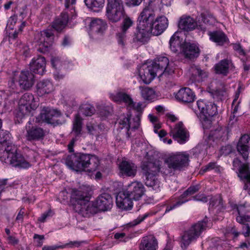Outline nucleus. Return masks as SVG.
<instances>
[{
  "label": "nucleus",
  "instance_id": "obj_31",
  "mask_svg": "<svg viewBox=\"0 0 250 250\" xmlns=\"http://www.w3.org/2000/svg\"><path fill=\"white\" fill-rule=\"evenodd\" d=\"M158 248L157 240L152 235L143 237L139 245L140 250H157Z\"/></svg>",
  "mask_w": 250,
  "mask_h": 250
},
{
  "label": "nucleus",
  "instance_id": "obj_5",
  "mask_svg": "<svg viewBox=\"0 0 250 250\" xmlns=\"http://www.w3.org/2000/svg\"><path fill=\"white\" fill-rule=\"evenodd\" d=\"M189 154L186 152L172 153L165 160L167 169L172 170H182L188 165Z\"/></svg>",
  "mask_w": 250,
  "mask_h": 250
},
{
  "label": "nucleus",
  "instance_id": "obj_55",
  "mask_svg": "<svg viewBox=\"0 0 250 250\" xmlns=\"http://www.w3.org/2000/svg\"><path fill=\"white\" fill-rule=\"evenodd\" d=\"M202 119V125L204 129H208L211 126V118L209 116H201Z\"/></svg>",
  "mask_w": 250,
  "mask_h": 250
},
{
  "label": "nucleus",
  "instance_id": "obj_6",
  "mask_svg": "<svg viewBox=\"0 0 250 250\" xmlns=\"http://www.w3.org/2000/svg\"><path fill=\"white\" fill-rule=\"evenodd\" d=\"M144 18L146 17H138L137 30L133 38L134 42L145 44L148 42L152 35L151 28L149 26L151 21L147 20V21Z\"/></svg>",
  "mask_w": 250,
  "mask_h": 250
},
{
  "label": "nucleus",
  "instance_id": "obj_50",
  "mask_svg": "<svg viewBox=\"0 0 250 250\" xmlns=\"http://www.w3.org/2000/svg\"><path fill=\"white\" fill-rule=\"evenodd\" d=\"M162 7L159 9L160 11L163 15H168L169 14L168 11L171 9L170 6L171 3V0H161Z\"/></svg>",
  "mask_w": 250,
  "mask_h": 250
},
{
  "label": "nucleus",
  "instance_id": "obj_7",
  "mask_svg": "<svg viewBox=\"0 0 250 250\" xmlns=\"http://www.w3.org/2000/svg\"><path fill=\"white\" fill-rule=\"evenodd\" d=\"M199 190V187L198 185L190 186L178 198L170 199L169 204L167 206L165 213L169 212L188 202L189 200L188 197L194 194Z\"/></svg>",
  "mask_w": 250,
  "mask_h": 250
},
{
  "label": "nucleus",
  "instance_id": "obj_63",
  "mask_svg": "<svg viewBox=\"0 0 250 250\" xmlns=\"http://www.w3.org/2000/svg\"><path fill=\"white\" fill-rule=\"evenodd\" d=\"M210 250H222V247L220 241L214 242L212 241L211 244L209 246Z\"/></svg>",
  "mask_w": 250,
  "mask_h": 250
},
{
  "label": "nucleus",
  "instance_id": "obj_26",
  "mask_svg": "<svg viewBox=\"0 0 250 250\" xmlns=\"http://www.w3.org/2000/svg\"><path fill=\"white\" fill-rule=\"evenodd\" d=\"M137 166L129 161L123 160L119 165L120 173L127 177H134L137 173Z\"/></svg>",
  "mask_w": 250,
  "mask_h": 250
},
{
  "label": "nucleus",
  "instance_id": "obj_29",
  "mask_svg": "<svg viewBox=\"0 0 250 250\" xmlns=\"http://www.w3.org/2000/svg\"><path fill=\"white\" fill-rule=\"evenodd\" d=\"M214 71L217 74L227 76L230 70H233L234 66L230 59H223L215 64L214 66Z\"/></svg>",
  "mask_w": 250,
  "mask_h": 250
},
{
  "label": "nucleus",
  "instance_id": "obj_8",
  "mask_svg": "<svg viewBox=\"0 0 250 250\" xmlns=\"http://www.w3.org/2000/svg\"><path fill=\"white\" fill-rule=\"evenodd\" d=\"M145 20L151 21L150 23L152 35L158 36L161 34L167 28L168 21L166 17H146Z\"/></svg>",
  "mask_w": 250,
  "mask_h": 250
},
{
  "label": "nucleus",
  "instance_id": "obj_20",
  "mask_svg": "<svg viewBox=\"0 0 250 250\" xmlns=\"http://www.w3.org/2000/svg\"><path fill=\"white\" fill-rule=\"evenodd\" d=\"M181 52L186 59L192 60L197 58L200 54V49L195 43L184 42L181 45Z\"/></svg>",
  "mask_w": 250,
  "mask_h": 250
},
{
  "label": "nucleus",
  "instance_id": "obj_23",
  "mask_svg": "<svg viewBox=\"0 0 250 250\" xmlns=\"http://www.w3.org/2000/svg\"><path fill=\"white\" fill-rule=\"evenodd\" d=\"M83 171L93 172L96 171L99 166L100 160L95 155L84 154Z\"/></svg>",
  "mask_w": 250,
  "mask_h": 250
},
{
  "label": "nucleus",
  "instance_id": "obj_25",
  "mask_svg": "<svg viewBox=\"0 0 250 250\" xmlns=\"http://www.w3.org/2000/svg\"><path fill=\"white\" fill-rule=\"evenodd\" d=\"M46 61L45 58L41 56L34 57L30 63L31 71L42 75L45 71Z\"/></svg>",
  "mask_w": 250,
  "mask_h": 250
},
{
  "label": "nucleus",
  "instance_id": "obj_61",
  "mask_svg": "<svg viewBox=\"0 0 250 250\" xmlns=\"http://www.w3.org/2000/svg\"><path fill=\"white\" fill-rule=\"evenodd\" d=\"M154 13L153 11L151 10V8L150 7V5H149L147 6H146L143 9V11L141 13L140 16H153Z\"/></svg>",
  "mask_w": 250,
  "mask_h": 250
},
{
  "label": "nucleus",
  "instance_id": "obj_1",
  "mask_svg": "<svg viewBox=\"0 0 250 250\" xmlns=\"http://www.w3.org/2000/svg\"><path fill=\"white\" fill-rule=\"evenodd\" d=\"M142 169L146 177V185L151 187L156 191L160 190L161 185L160 182L157 178L158 173L161 172L166 175L172 173L171 170L164 167L163 166V163L159 160L145 163L142 166Z\"/></svg>",
  "mask_w": 250,
  "mask_h": 250
},
{
  "label": "nucleus",
  "instance_id": "obj_56",
  "mask_svg": "<svg viewBox=\"0 0 250 250\" xmlns=\"http://www.w3.org/2000/svg\"><path fill=\"white\" fill-rule=\"evenodd\" d=\"M143 104L142 103L139 102L136 103L132 101V104H131L130 105L128 108L134 110L138 112H141L143 110V107H142Z\"/></svg>",
  "mask_w": 250,
  "mask_h": 250
},
{
  "label": "nucleus",
  "instance_id": "obj_21",
  "mask_svg": "<svg viewBox=\"0 0 250 250\" xmlns=\"http://www.w3.org/2000/svg\"><path fill=\"white\" fill-rule=\"evenodd\" d=\"M106 13L108 16H125L121 0H107Z\"/></svg>",
  "mask_w": 250,
  "mask_h": 250
},
{
  "label": "nucleus",
  "instance_id": "obj_19",
  "mask_svg": "<svg viewBox=\"0 0 250 250\" xmlns=\"http://www.w3.org/2000/svg\"><path fill=\"white\" fill-rule=\"evenodd\" d=\"M201 116L212 117L218 113L217 106L213 103L206 100H198L196 103Z\"/></svg>",
  "mask_w": 250,
  "mask_h": 250
},
{
  "label": "nucleus",
  "instance_id": "obj_60",
  "mask_svg": "<svg viewBox=\"0 0 250 250\" xmlns=\"http://www.w3.org/2000/svg\"><path fill=\"white\" fill-rule=\"evenodd\" d=\"M233 48L240 55H245L246 52L240 43H238L233 44Z\"/></svg>",
  "mask_w": 250,
  "mask_h": 250
},
{
  "label": "nucleus",
  "instance_id": "obj_59",
  "mask_svg": "<svg viewBox=\"0 0 250 250\" xmlns=\"http://www.w3.org/2000/svg\"><path fill=\"white\" fill-rule=\"evenodd\" d=\"M17 17H10L7 23V27L10 29H13L17 21Z\"/></svg>",
  "mask_w": 250,
  "mask_h": 250
},
{
  "label": "nucleus",
  "instance_id": "obj_32",
  "mask_svg": "<svg viewBox=\"0 0 250 250\" xmlns=\"http://www.w3.org/2000/svg\"><path fill=\"white\" fill-rule=\"evenodd\" d=\"M238 176L245 182L243 189L250 192V172L247 164H243L238 169Z\"/></svg>",
  "mask_w": 250,
  "mask_h": 250
},
{
  "label": "nucleus",
  "instance_id": "obj_45",
  "mask_svg": "<svg viewBox=\"0 0 250 250\" xmlns=\"http://www.w3.org/2000/svg\"><path fill=\"white\" fill-rule=\"evenodd\" d=\"M114 100L116 102H124L128 108L130 104H132L133 100L130 96L124 92L118 93L114 97Z\"/></svg>",
  "mask_w": 250,
  "mask_h": 250
},
{
  "label": "nucleus",
  "instance_id": "obj_47",
  "mask_svg": "<svg viewBox=\"0 0 250 250\" xmlns=\"http://www.w3.org/2000/svg\"><path fill=\"white\" fill-rule=\"evenodd\" d=\"M82 119L77 115L73 123V131L75 134L76 136L79 135L82 131Z\"/></svg>",
  "mask_w": 250,
  "mask_h": 250
},
{
  "label": "nucleus",
  "instance_id": "obj_34",
  "mask_svg": "<svg viewBox=\"0 0 250 250\" xmlns=\"http://www.w3.org/2000/svg\"><path fill=\"white\" fill-rule=\"evenodd\" d=\"M231 209L234 211H236L238 214V216L236 217V221L240 224H243L245 222L250 221V215H245L244 213L246 212V207L243 205H237L231 203L230 204Z\"/></svg>",
  "mask_w": 250,
  "mask_h": 250
},
{
  "label": "nucleus",
  "instance_id": "obj_14",
  "mask_svg": "<svg viewBox=\"0 0 250 250\" xmlns=\"http://www.w3.org/2000/svg\"><path fill=\"white\" fill-rule=\"evenodd\" d=\"M31 119L28 122L25 126V137L28 141H40L42 140L45 136V131L42 127L32 125Z\"/></svg>",
  "mask_w": 250,
  "mask_h": 250
},
{
  "label": "nucleus",
  "instance_id": "obj_18",
  "mask_svg": "<svg viewBox=\"0 0 250 250\" xmlns=\"http://www.w3.org/2000/svg\"><path fill=\"white\" fill-rule=\"evenodd\" d=\"M125 191L134 200L137 201L144 195L146 190L141 182L134 181L127 186Z\"/></svg>",
  "mask_w": 250,
  "mask_h": 250
},
{
  "label": "nucleus",
  "instance_id": "obj_41",
  "mask_svg": "<svg viewBox=\"0 0 250 250\" xmlns=\"http://www.w3.org/2000/svg\"><path fill=\"white\" fill-rule=\"evenodd\" d=\"M88 8L94 12H100L104 3V0H84Z\"/></svg>",
  "mask_w": 250,
  "mask_h": 250
},
{
  "label": "nucleus",
  "instance_id": "obj_12",
  "mask_svg": "<svg viewBox=\"0 0 250 250\" xmlns=\"http://www.w3.org/2000/svg\"><path fill=\"white\" fill-rule=\"evenodd\" d=\"M19 110L22 115L30 113L31 109L34 110L37 108V104L34 103L33 95L30 93H24L19 101Z\"/></svg>",
  "mask_w": 250,
  "mask_h": 250
},
{
  "label": "nucleus",
  "instance_id": "obj_11",
  "mask_svg": "<svg viewBox=\"0 0 250 250\" xmlns=\"http://www.w3.org/2000/svg\"><path fill=\"white\" fill-rule=\"evenodd\" d=\"M155 68V71L159 76L162 75H169L174 72V70L169 66V60L164 56H159L153 61L150 62Z\"/></svg>",
  "mask_w": 250,
  "mask_h": 250
},
{
  "label": "nucleus",
  "instance_id": "obj_36",
  "mask_svg": "<svg viewBox=\"0 0 250 250\" xmlns=\"http://www.w3.org/2000/svg\"><path fill=\"white\" fill-rule=\"evenodd\" d=\"M225 209L223 200L220 195L212 197L210 200L208 210L213 213H219Z\"/></svg>",
  "mask_w": 250,
  "mask_h": 250
},
{
  "label": "nucleus",
  "instance_id": "obj_57",
  "mask_svg": "<svg viewBox=\"0 0 250 250\" xmlns=\"http://www.w3.org/2000/svg\"><path fill=\"white\" fill-rule=\"evenodd\" d=\"M220 151L221 155L227 156L232 152V148L231 145H227L223 146L221 148Z\"/></svg>",
  "mask_w": 250,
  "mask_h": 250
},
{
  "label": "nucleus",
  "instance_id": "obj_40",
  "mask_svg": "<svg viewBox=\"0 0 250 250\" xmlns=\"http://www.w3.org/2000/svg\"><path fill=\"white\" fill-rule=\"evenodd\" d=\"M68 17H58L51 23V27L58 32H62L66 27L68 21Z\"/></svg>",
  "mask_w": 250,
  "mask_h": 250
},
{
  "label": "nucleus",
  "instance_id": "obj_28",
  "mask_svg": "<svg viewBox=\"0 0 250 250\" xmlns=\"http://www.w3.org/2000/svg\"><path fill=\"white\" fill-rule=\"evenodd\" d=\"M250 146V136L247 134L242 135L237 143L236 148L238 152L245 160L248 158Z\"/></svg>",
  "mask_w": 250,
  "mask_h": 250
},
{
  "label": "nucleus",
  "instance_id": "obj_9",
  "mask_svg": "<svg viewBox=\"0 0 250 250\" xmlns=\"http://www.w3.org/2000/svg\"><path fill=\"white\" fill-rule=\"evenodd\" d=\"M119 124L122 130L125 129V136L126 138L130 137V131L138 129L140 125V115H137L131 121L129 117H124L120 119Z\"/></svg>",
  "mask_w": 250,
  "mask_h": 250
},
{
  "label": "nucleus",
  "instance_id": "obj_24",
  "mask_svg": "<svg viewBox=\"0 0 250 250\" xmlns=\"http://www.w3.org/2000/svg\"><path fill=\"white\" fill-rule=\"evenodd\" d=\"M95 201V206H97L99 210L107 211L110 210L112 207V198L108 193L100 195Z\"/></svg>",
  "mask_w": 250,
  "mask_h": 250
},
{
  "label": "nucleus",
  "instance_id": "obj_62",
  "mask_svg": "<svg viewBox=\"0 0 250 250\" xmlns=\"http://www.w3.org/2000/svg\"><path fill=\"white\" fill-rule=\"evenodd\" d=\"M33 238L34 239H38L36 241V245L38 247H41L43 245V240L44 239V235L35 234Z\"/></svg>",
  "mask_w": 250,
  "mask_h": 250
},
{
  "label": "nucleus",
  "instance_id": "obj_3",
  "mask_svg": "<svg viewBox=\"0 0 250 250\" xmlns=\"http://www.w3.org/2000/svg\"><path fill=\"white\" fill-rule=\"evenodd\" d=\"M73 196L76 202L80 205V211L86 215L93 214L97 213L99 210L94 202H90V197L86 192L81 190H74Z\"/></svg>",
  "mask_w": 250,
  "mask_h": 250
},
{
  "label": "nucleus",
  "instance_id": "obj_52",
  "mask_svg": "<svg viewBox=\"0 0 250 250\" xmlns=\"http://www.w3.org/2000/svg\"><path fill=\"white\" fill-rule=\"evenodd\" d=\"M126 32L121 30V32L116 34V38L118 43L122 46H124L126 43Z\"/></svg>",
  "mask_w": 250,
  "mask_h": 250
},
{
  "label": "nucleus",
  "instance_id": "obj_49",
  "mask_svg": "<svg viewBox=\"0 0 250 250\" xmlns=\"http://www.w3.org/2000/svg\"><path fill=\"white\" fill-rule=\"evenodd\" d=\"M133 24V20L129 17H123V19L120 25V29L122 31L127 32V30L131 27Z\"/></svg>",
  "mask_w": 250,
  "mask_h": 250
},
{
  "label": "nucleus",
  "instance_id": "obj_15",
  "mask_svg": "<svg viewBox=\"0 0 250 250\" xmlns=\"http://www.w3.org/2000/svg\"><path fill=\"white\" fill-rule=\"evenodd\" d=\"M139 75L144 83H149L158 74L153 64L149 62L141 65L139 69Z\"/></svg>",
  "mask_w": 250,
  "mask_h": 250
},
{
  "label": "nucleus",
  "instance_id": "obj_43",
  "mask_svg": "<svg viewBox=\"0 0 250 250\" xmlns=\"http://www.w3.org/2000/svg\"><path fill=\"white\" fill-rule=\"evenodd\" d=\"M142 97L146 100H152L155 99L156 94L154 90L147 86H139Z\"/></svg>",
  "mask_w": 250,
  "mask_h": 250
},
{
  "label": "nucleus",
  "instance_id": "obj_33",
  "mask_svg": "<svg viewBox=\"0 0 250 250\" xmlns=\"http://www.w3.org/2000/svg\"><path fill=\"white\" fill-rule=\"evenodd\" d=\"M90 21L89 25L90 31L91 33H103L106 27V23L101 19L96 18L91 20V18L88 17L85 21Z\"/></svg>",
  "mask_w": 250,
  "mask_h": 250
},
{
  "label": "nucleus",
  "instance_id": "obj_38",
  "mask_svg": "<svg viewBox=\"0 0 250 250\" xmlns=\"http://www.w3.org/2000/svg\"><path fill=\"white\" fill-rule=\"evenodd\" d=\"M229 132V129L226 126L218 127L216 129L211 130L209 136L213 140H217L224 141L228 139Z\"/></svg>",
  "mask_w": 250,
  "mask_h": 250
},
{
  "label": "nucleus",
  "instance_id": "obj_42",
  "mask_svg": "<svg viewBox=\"0 0 250 250\" xmlns=\"http://www.w3.org/2000/svg\"><path fill=\"white\" fill-rule=\"evenodd\" d=\"M191 71L192 73L191 79L195 82L202 81L204 78L208 77V73L199 67L196 66L192 67Z\"/></svg>",
  "mask_w": 250,
  "mask_h": 250
},
{
  "label": "nucleus",
  "instance_id": "obj_51",
  "mask_svg": "<svg viewBox=\"0 0 250 250\" xmlns=\"http://www.w3.org/2000/svg\"><path fill=\"white\" fill-rule=\"evenodd\" d=\"M220 166L217 165L216 162H210L205 166L202 167L201 171L206 172L212 169H214L216 172H220Z\"/></svg>",
  "mask_w": 250,
  "mask_h": 250
},
{
  "label": "nucleus",
  "instance_id": "obj_37",
  "mask_svg": "<svg viewBox=\"0 0 250 250\" xmlns=\"http://www.w3.org/2000/svg\"><path fill=\"white\" fill-rule=\"evenodd\" d=\"M197 26V22L191 17H182L178 23L179 28L187 31L192 30Z\"/></svg>",
  "mask_w": 250,
  "mask_h": 250
},
{
  "label": "nucleus",
  "instance_id": "obj_13",
  "mask_svg": "<svg viewBox=\"0 0 250 250\" xmlns=\"http://www.w3.org/2000/svg\"><path fill=\"white\" fill-rule=\"evenodd\" d=\"M170 136L181 144L185 143L188 139L189 134L183 123L179 122L172 127L170 126Z\"/></svg>",
  "mask_w": 250,
  "mask_h": 250
},
{
  "label": "nucleus",
  "instance_id": "obj_30",
  "mask_svg": "<svg viewBox=\"0 0 250 250\" xmlns=\"http://www.w3.org/2000/svg\"><path fill=\"white\" fill-rule=\"evenodd\" d=\"M34 83V75L29 71H22L20 75L19 83L20 87L26 90L31 87Z\"/></svg>",
  "mask_w": 250,
  "mask_h": 250
},
{
  "label": "nucleus",
  "instance_id": "obj_2",
  "mask_svg": "<svg viewBox=\"0 0 250 250\" xmlns=\"http://www.w3.org/2000/svg\"><path fill=\"white\" fill-rule=\"evenodd\" d=\"M0 147V161L2 163L20 168H26L30 167V164L24 156L17 151V147L15 145Z\"/></svg>",
  "mask_w": 250,
  "mask_h": 250
},
{
  "label": "nucleus",
  "instance_id": "obj_58",
  "mask_svg": "<svg viewBox=\"0 0 250 250\" xmlns=\"http://www.w3.org/2000/svg\"><path fill=\"white\" fill-rule=\"evenodd\" d=\"M53 214V212L49 209L47 212L42 214L41 216L38 218V221L41 222H44L47 218L52 216Z\"/></svg>",
  "mask_w": 250,
  "mask_h": 250
},
{
  "label": "nucleus",
  "instance_id": "obj_16",
  "mask_svg": "<svg viewBox=\"0 0 250 250\" xmlns=\"http://www.w3.org/2000/svg\"><path fill=\"white\" fill-rule=\"evenodd\" d=\"M39 38L38 44L42 46L38 50L41 52L46 51V49L50 46L53 43L54 35L52 30L45 29L36 35V38Z\"/></svg>",
  "mask_w": 250,
  "mask_h": 250
},
{
  "label": "nucleus",
  "instance_id": "obj_17",
  "mask_svg": "<svg viewBox=\"0 0 250 250\" xmlns=\"http://www.w3.org/2000/svg\"><path fill=\"white\" fill-rule=\"evenodd\" d=\"M83 153H74L66 158L65 163L67 167L76 171H83Z\"/></svg>",
  "mask_w": 250,
  "mask_h": 250
},
{
  "label": "nucleus",
  "instance_id": "obj_35",
  "mask_svg": "<svg viewBox=\"0 0 250 250\" xmlns=\"http://www.w3.org/2000/svg\"><path fill=\"white\" fill-rule=\"evenodd\" d=\"M208 35L209 39L218 45L223 46L229 42L227 35L222 31L209 32Z\"/></svg>",
  "mask_w": 250,
  "mask_h": 250
},
{
  "label": "nucleus",
  "instance_id": "obj_53",
  "mask_svg": "<svg viewBox=\"0 0 250 250\" xmlns=\"http://www.w3.org/2000/svg\"><path fill=\"white\" fill-rule=\"evenodd\" d=\"M17 50L21 55L24 56L25 57H28L30 56V50L27 45L24 44L20 45Z\"/></svg>",
  "mask_w": 250,
  "mask_h": 250
},
{
  "label": "nucleus",
  "instance_id": "obj_54",
  "mask_svg": "<svg viewBox=\"0 0 250 250\" xmlns=\"http://www.w3.org/2000/svg\"><path fill=\"white\" fill-rule=\"evenodd\" d=\"M155 213L154 212H152L151 211L148 212L146 213L143 215H140L138 217V218L134 220L133 221V225H137L140 223H141L142 222H143L146 218L148 217L152 216Z\"/></svg>",
  "mask_w": 250,
  "mask_h": 250
},
{
  "label": "nucleus",
  "instance_id": "obj_64",
  "mask_svg": "<svg viewBox=\"0 0 250 250\" xmlns=\"http://www.w3.org/2000/svg\"><path fill=\"white\" fill-rule=\"evenodd\" d=\"M71 39L69 35H66L64 36L62 41V45L63 47L69 46L71 44Z\"/></svg>",
  "mask_w": 250,
  "mask_h": 250
},
{
  "label": "nucleus",
  "instance_id": "obj_46",
  "mask_svg": "<svg viewBox=\"0 0 250 250\" xmlns=\"http://www.w3.org/2000/svg\"><path fill=\"white\" fill-rule=\"evenodd\" d=\"M169 45L171 50L176 53L178 51L179 47H181L180 41L178 36H176L175 33L170 38L169 40Z\"/></svg>",
  "mask_w": 250,
  "mask_h": 250
},
{
  "label": "nucleus",
  "instance_id": "obj_48",
  "mask_svg": "<svg viewBox=\"0 0 250 250\" xmlns=\"http://www.w3.org/2000/svg\"><path fill=\"white\" fill-rule=\"evenodd\" d=\"M80 112L85 116H91L95 112V110L92 105L84 104L82 105L80 108Z\"/></svg>",
  "mask_w": 250,
  "mask_h": 250
},
{
  "label": "nucleus",
  "instance_id": "obj_4",
  "mask_svg": "<svg viewBox=\"0 0 250 250\" xmlns=\"http://www.w3.org/2000/svg\"><path fill=\"white\" fill-rule=\"evenodd\" d=\"M208 221L207 218L206 217L202 221L193 225L184 232L181 236V243L182 248L186 249L192 242L199 237L202 232L208 227Z\"/></svg>",
  "mask_w": 250,
  "mask_h": 250
},
{
  "label": "nucleus",
  "instance_id": "obj_44",
  "mask_svg": "<svg viewBox=\"0 0 250 250\" xmlns=\"http://www.w3.org/2000/svg\"><path fill=\"white\" fill-rule=\"evenodd\" d=\"M71 2V0H65V9L60 16H76L77 13L73 6L76 2L74 3Z\"/></svg>",
  "mask_w": 250,
  "mask_h": 250
},
{
  "label": "nucleus",
  "instance_id": "obj_22",
  "mask_svg": "<svg viewBox=\"0 0 250 250\" xmlns=\"http://www.w3.org/2000/svg\"><path fill=\"white\" fill-rule=\"evenodd\" d=\"M133 198L126 193L125 190L120 191L116 196V204L118 207L124 210L131 209L133 206Z\"/></svg>",
  "mask_w": 250,
  "mask_h": 250
},
{
  "label": "nucleus",
  "instance_id": "obj_27",
  "mask_svg": "<svg viewBox=\"0 0 250 250\" xmlns=\"http://www.w3.org/2000/svg\"><path fill=\"white\" fill-rule=\"evenodd\" d=\"M176 99L184 104L190 103L194 101L195 95L188 87L181 88L175 95Z\"/></svg>",
  "mask_w": 250,
  "mask_h": 250
},
{
  "label": "nucleus",
  "instance_id": "obj_10",
  "mask_svg": "<svg viewBox=\"0 0 250 250\" xmlns=\"http://www.w3.org/2000/svg\"><path fill=\"white\" fill-rule=\"evenodd\" d=\"M61 112L49 107H43L40 115L36 118V122H45L54 125L57 123L56 118L61 116Z\"/></svg>",
  "mask_w": 250,
  "mask_h": 250
},
{
  "label": "nucleus",
  "instance_id": "obj_39",
  "mask_svg": "<svg viewBox=\"0 0 250 250\" xmlns=\"http://www.w3.org/2000/svg\"><path fill=\"white\" fill-rule=\"evenodd\" d=\"M38 93L42 95L49 93L53 90V85L49 80H42L37 84Z\"/></svg>",
  "mask_w": 250,
  "mask_h": 250
}]
</instances>
